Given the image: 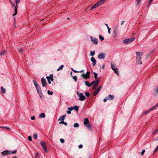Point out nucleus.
Returning a JSON list of instances; mask_svg holds the SVG:
<instances>
[{
	"label": "nucleus",
	"instance_id": "7",
	"mask_svg": "<svg viewBox=\"0 0 158 158\" xmlns=\"http://www.w3.org/2000/svg\"><path fill=\"white\" fill-rule=\"evenodd\" d=\"M158 106V103L156 105L153 106L152 108L150 109L144 111L142 114L143 115L146 114L148 113L149 112L152 110H153L155 109Z\"/></svg>",
	"mask_w": 158,
	"mask_h": 158
},
{
	"label": "nucleus",
	"instance_id": "38",
	"mask_svg": "<svg viewBox=\"0 0 158 158\" xmlns=\"http://www.w3.org/2000/svg\"><path fill=\"white\" fill-rule=\"evenodd\" d=\"M73 79L75 81H77V76H75L73 77Z\"/></svg>",
	"mask_w": 158,
	"mask_h": 158
},
{
	"label": "nucleus",
	"instance_id": "40",
	"mask_svg": "<svg viewBox=\"0 0 158 158\" xmlns=\"http://www.w3.org/2000/svg\"><path fill=\"white\" fill-rule=\"evenodd\" d=\"M60 141L61 143H64V140L63 139H60Z\"/></svg>",
	"mask_w": 158,
	"mask_h": 158
},
{
	"label": "nucleus",
	"instance_id": "60",
	"mask_svg": "<svg viewBox=\"0 0 158 158\" xmlns=\"http://www.w3.org/2000/svg\"><path fill=\"white\" fill-rule=\"evenodd\" d=\"M73 71L75 73H79V71H77L75 70H73Z\"/></svg>",
	"mask_w": 158,
	"mask_h": 158
},
{
	"label": "nucleus",
	"instance_id": "59",
	"mask_svg": "<svg viewBox=\"0 0 158 158\" xmlns=\"http://www.w3.org/2000/svg\"><path fill=\"white\" fill-rule=\"evenodd\" d=\"M124 23V21H122L121 22V26Z\"/></svg>",
	"mask_w": 158,
	"mask_h": 158
},
{
	"label": "nucleus",
	"instance_id": "8",
	"mask_svg": "<svg viewBox=\"0 0 158 158\" xmlns=\"http://www.w3.org/2000/svg\"><path fill=\"white\" fill-rule=\"evenodd\" d=\"M111 69L115 72V73L118 75L119 76V73L118 69L115 68L114 65L112 63L111 64Z\"/></svg>",
	"mask_w": 158,
	"mask_h": 158
},
{
	"label": "nucleus",
	"instance_id": "33",
	"mask_svg": "<svg viewBox=\"0 0 158 158\" xmlns=\"http://www.w3.org/2000/svg\"><path fill=\"white\" fill-rule=\"evenodd\" d=\"M33 137L35 139H36L38 138L37 134H34L33 135Z\"/></svg>",
	"mask_w": 158,
	"mask_h": 158
},
{
	"label": "nucleus",
	"instance_id": "15",
	"mask_svg": "<svg viewBox=\"0 0 158 158\" xmlns=\"http://www.w3.org/2000/svg\"><path fill=\"white\" fill-rule=\"evenodd\" d=\"M90 60L93 63V66H94L96 63V61L94 58L93 57H92L90 59Z\"/></svg>",
	"mask_w": 158,
	"mask_h": 158
},
{
	"label": "nucleus",
	"instance_id": "13",
	"mask_svg": "<svg viewBox=\"0 0 158 158\" xmlns=\"http://www.w3.org/2000/svg\"><path fill=\"white\" fill-rule=\"evenodd\" d=\"M106 54L104 53H101L98 55V58L99 59H104L105 58Z\"/></svg>",
	"mask_w": 158,
	"mask_h": 158
},
{
	"label": "nucleus",
	"instance_id": "51",
	"mask_svg": "<svg viewBox=\"0 0 158 158\" xmlns=\"http://www.w3.org/2000/svg\"><path fill=\"white\" fill-rule=\"evenodd\" d=\"M118 30V27L117 26H116L115 27L114 30L117 31Z\"/></svg>",
	"mask_w": 158,
	"mask_h": 158
},
{
	"label": "nucleus",
	"instance_id": "37",
	"mask_svg": "<svg viewBox=\"0 0 158 158\" xmlns=\"http://www.w3.org/2000/svg\"><path fill=\"white\" fill-rule=\"evenodd\" d=\"M68 109L69 110L71 111V110H74V108L73 107H68Z\"/></svg>",
	"mask_w": 158,
	"mask_h": 158
},
{
	"label": "nucleus",
	"instance_id": "43",
	"mask_svg": "<svg viewBox=\"0 0 158 158\" xmlns=\"http://www.w3.org/2000/svg\"><path fill=\"white\" fill-rule=\"evenodd\" d=\"M28 140L30 141H31L32 140L31 136H29L28 137Z\"/></svg>",
	"mask_w": 158,
	"mask_h": 158
},
{
	"label": "nucleus",
	"instance_id": "54",
	"mask_svg": "<svg viewBox=\"0 0 158 158\" xmlns=\"http://www.w3.org/2000/svg\"><path fill=\"white\" fill-rule=\"evenodd\" d=\"M158 150V145L155 148V150L154 151V152H156V151H157Z\"/></svg>",
	"mask_w": 158,
	"mask_h": 158
},
{
	"label": "nucleus",
	"instance_id": "2",
	"mask_svg": "<svg viewBox=\"0 0 158 158\" xmlns=\"http://www.w3.org/2000/svg\"><path fill=\"white\" fill-rule=\"evenodd\" d=\"M84 124L85 125L86 127L88 128L89 130H91L92 128L91 125L89 122L88 118H85L84 121Z\"/></svg>",
	"mask_w": 158,
	"mask_h": 158
},
{
	"label": "nucleus",
	"instance_id": "50",
	"mask_svg": "<svg viewBox=\"0 0 158 158\" xmlns=\"http://www.w3.org/2000/svg\"><path fill=\"white\" fill-rule=\"evenodd\" d=\"M108 32L109 34H110V28L109 27H108Z\"/></svg>",
	"mask_w": 158,
	"mask_h": 158
},
{
	"label": "nucleus",
	"instance_id": "24",
	"mask_svg": "<svg viewBox=\"0 0 158 158\" xmlns=\"http://www.w3.org/2000/svg\"><path fill=\"white\" fill-rule=\"evenodd\" d=\"M85 85L88 86L89 87H90L91 86V85L87 81H85Z\"/></svg>",
	"mask_w": 158,
	"mask_h": 158
},
{
	"label": "nucleus",
	"instance_id": "32",
	"mask_svg": "<svg viewBox=\"0 0 158 158\" xmlns=\"http://www.w3.org/2000/svg\"><path fill=\"white\" fill-rule=\"evenodd\" d=\"M47 93L49 95H52L53 94V92L52 91H50V90H48L47 91Z\"/></svg>",
	"mask_w": 158,
	"mask_h": 158
},
{
	"label": "nucleus",
	"instance_id": "39",
	"mask_svg": "<svg viewBox=\"0 0 158 158\" xmlns=\"http://www.w3.org/2000/svg\"><path fill=\"white\" fill-rule=\"evenodd\" d=\"M23 50L21 48H19L18 49V52L20 53H21L22 52Z\"/></svg>",
	"mask_w": 158,
	"mask_h": 158
},
{
	"label": "nucleus",
	"instance_id": "20",
	"mask_svg": "<svg viewBox=\"0 0 158 158\" xmlns=\"http://www.w3.org/2000/svg\"><path fill=\"white\" fill-rule=\"evenodd\" d=\"M45 117V114L44 113H41L39 115V117L40 118H44Z\"/></svg>",
	"mask_w": 158,
	"mask_h": 158
},
{
	"label": "nucleus",
	"instance_id": "48",
	"mask_svg": "<svg viewBox=\"0 0 158 158\" xmlns=\"http://www.w3.org/2000/svg\"><path fill=\"white\" fill-rule=\"evenodd\" d=\"M20 0H15V2L16 3H19L20 2Z\"/></svg>",
	"mask_w": 158,
	"mask_h": 158
},
{
	"label": "nucleus",
	"instance_id": "42",
	"mask_svg": "<svg viewBox=\"0 0 158 158\" xmlns=\"http://www.w3.org/2000/svg\"><path fill=\"white\" fill-rule=\"evenodd\" d=\"M33 81L35 85V86L38 85V84L37 83L36 81L35 80H34Z\"/></svg>",
	"mask_w": 158,
	"mask_h": 158
},
{
	"label": "nucleus",
	"instance_id": "27",
	"mask_svg": "<svg viewBox=\"0 0 158 158\" xmlns=\"http://www.w3.org/2000/svg\"><path fill=\"white\" fill-rule=\"evenodd\" d=\"M95 51H91L90 52V55L92 56H93L95 54Z\"/></svg>",
	"mask_w": 158,
	"mask_h": 158
},
{
	"label": "nucleus",
	"instance_id": "55",
	"mask_svg": "<svg viewBox=\"0 0 158 158\" xmlns=\"http://www.w3.org/2000/svg\"><path fill=\"white\" fill-rule=\"evenodd\" d=\"M83 147V146L81 144L79 145L78 146V148H82Z\"/></svg>",
	"mask_w": 158,
	"mask_h": 158
},
{
	"label": "nucleus",
	"instance_id": "23",
	"mask_svg": "<svg viewBox=\"0 0 158 158\" xmlns=\"http://www.w3.org/2000/svg\"><path fill=\"white\" fill-rule=\"evenodd\" d=\"M98 6L97 3H95L94 5L93 6H91V7L90 10H91L92 9H94L95 8L97 7Z\"/></svg>",
	"mask_w": 158,
	"mask_h": 158
},
{
	"label": "nucleus",
	"instance_id": "17",
	"mask_svg": "<svg viewBox=\"0 0 158 158\" xmlns=\"http://www.w3.org/2000/svg\"><path fill=\"white\" fill-rule=\"evenodd\" d=\"M66 116V114L63 115L62 116H60L58 119V121L60 120L61 122H63L64 119L65 118V116Z\"/></svg>",
	"mask_w": 158,
	"mask_h": 158
},
{
	"label": "nucleus",
	"instance_id": "25",
	"mask_svg": "<svg viewBox=\"0 0 158 158\" xmlns=\"http://www.w3.org/2000/svg\"><path fill=\"white\" fill-rule=\"evenodd\" d=\"M73 107L74 108V110H75L77 112H78V106H74Z\"/></svg>",
	"mask_w": 158,
	"mask_h": 158
},
{
	"label": "nucleus",
	"instance_id": "18",
	"mask_svg": "<svg viewBox=\"0 0 158 158\" xmlns=\"http://www.w3.org/2000/svg\"><path fill=\"white\" fill-rule=\"evenodd\" d=\"M106 0H101L99 1V2H97V4L98 5V6H99L100 5L102 4Z\"/></svg>",
	"mask_w": 158,
	"mask_h": 158
},
{
	"label": "nucleus",
	"instance_id": "12",
	"mask_svg": "<svg viewBox=\"0 0 158 158\" xmlns=\"http://www.w3.org/2000/svg\"><path fill=\"white\" fill-rule=\"evenodd\" d=\"M41 81L42 83V86L43 87H45L47 84L46 80L44 78H42L41 79Z\"/></svg>",
	"mask_w": 158,
	"mask_h": 158
},
{
	"label": "nucleus",
	"instance_id": "28",
	"mask_svg": "<svg viewBox=\"0 0 158 158\" xmlns=\"http://www.w3.org/2000/svg\"><path fill=\"white\" fill-rule=\"evenodd\" d=\"M99 38L101 41H103L104 39V37L100 35H99Z\"/></svg>",
	"mask_w": 158,
	"mask_h": 158
},
{
	"label": "nucleus",
	"instance_id": "16",
	"mask_svg": "<svg viewBox=\"0 0 158 158\" xmlns=\"http://www.w3.org/2000/svg\"><path fill=\"white\" fill-rule=\"evenodd\" d=\"M35 87L37 91V93L38 94H40V93L41 92V89L40 86L38 85L35 86Z\"/></svg>",
	"mask_w": 158,
	"mask_h": 158
},
{
	"label": "nucleus",
	"instance_id": "41",
	"mask_svg": "<svg viewBox=\"0 0 158 158\" xmlns=\"http://www.w3.org/2000/svg\"><path fill=\"white\" fill-rule=\"evenodd\" d=\"M155 92L156 94L158 93V85L156 87V88Z\"/></svg>",
	"mask_w": 158,
	"mask_h": 158
},
{
	"label": "nucleus",
	"instance_id": "52",
	"mask_svg": "<svg viewBox=\"0 0 158 158\" xmlns=\"http://www.w3.org/2000/svg\"><path fill=\"white\" fill-rule=\"evenodd\" d=\"M107 100H108V98L107 97L106 98H105L104 100H103V101L104 102H106L107 101Z\"/></svg>",
	"mask_w": 158,
	"mask_h": 158
},
{
	"label": "nucleus",
	"instance_id": "56",
	"mask_svg": "<svg viewBox=\"0 0 158 158\" xmlns=\"http://www.w3.org/2000/svg\"><path fill=\"white\" fill-rule=\"evenodd\" d=\"M95 81H94L91 83L90 84L91 85V86L94 84H95Z\"/></svg>",
	"mask_w": 158,
	"mask_h": 158
},
{
	"label": "nucleus",
	"instance_id": "64",
	"mask_svg": "<svg viewBox=\"0 0 158 158\" xmlns=\"http://www.w3.org/2000/svg\"><path fill=\"white\" fill-rule=\"evenodd\" d=\"M79 71V73H82V72H84V70H81L80 71Z\"/></svg>",
	"mask_w": 158,
	"mask_h": 158
},
{
	"label": "nucleus",
	"instance_id": "35",
	"mask_svg": "<svg viewBox=\"0 0 158 158\" xmlns=\"http://www.w3.org/2000/svg\"><path fill=\"white\" fill-rule=\"evenodd\" d=\"M73 126L75 127H78L79 126V125L78 123H76L74 124Z\"/></svg>",
	"mask_w": 158,
	"mask_h": 158
},
{
	"label": "nucleus",
	"instance_id": "10",
	"mask_svg": "<svg viewBox=\"0 0 158 158\" xmlns=\"http://www.w3.org/2000/svg\"><path fill=\"white\" fill-rule=\"evenodd\" d=\"M40 144L42 147L44 151L46 152H48V151L45 142L43 141H41Z\"/></svg>",
	"mask_w": 158,
	"mask_h": 158
},
{
	"label": "nucleus",
	"instance_id": "53",
	"mask_svg": "<svg viewBox=\"0 0 158 158\" xmlns=\"http://www.w3.org/2000/svg\"><path fill=\"white\" fill-rule=\"evenodd\" d=\"M39 156V154L38 153H36L35 154V158H37Z\"/></svg>",
	"mask_w": 158,
	"mask_h": 158
},
{
	"label": "nucleus",
	"instance_id": "22",
	"mask_svg": "<svg viewBox=\"0 0 158 158\" xmlns=\"http://www.w3.org/2000/svg\"><path fill=\"white\" fill-rule=\"evenodd\" d=\"M1 90L2 93L4 94L5 93L6 90L5 89L2 87L1 88Z\"/></svg>",
	"mask_w": 158,
	"mask_h": 158
},
{
	"label": "nucleus",
	"instance_id": "29",
	"mask_svg": "<svg viewBox=\"0 0 158 158\" xmlns=\"http://www.w3.org/2000/svg\"><path fill=\"white\" fill-rule=\"evenodd\" d=\"M15 13L13 15V16H14L16 15L17 13V8L15 7Z\"/></svg>",
	"mask_w": 158,
	"mask_h": 158
},
{
	"label": "nucleus",
	"instance_id": "21",
	"mask_svg": "<svg viewBox=\"0 0 158 158\" xmlns=\"http://www.w3.org/2000/svg\"><path fill=\"white\" fill-rule=\"evenodd\" d=\"M7 52L6 50H4L0 53V56L6 54Z\"/></svg>",
	"mask_w": 158,
	"mask_h": 158
},
{
	"label": "nucleus",
	"instance_id": "9",
	"mask_svg": "<svg viewBox=\"0 0 158 158\" xmlns=\"http://www.w3.org/2000/svg\"><path fill=\"white\" fill-rule=\"evenodd\" d=\"M53 75L52 74H51L49 76L46 77V78L48 80V81L49 84H50L51 83V81L50 80H51L52 81H53Z\"/></svg>",
	"mask_w": 158,
	"mask_h": 158
},
{
	"label": "nucleus",
	"instance_id": "3",
	"mask_svg": "<svg viewBox=\"0 0 158 158\" xmlns=\"http://www.w3.org/2000/svg\"><path fill=\"white\" fill-rule=\"evenodd\" d=\"M16 150H14L13 151L10 152L9 151H3V152L1 153L2 155L3 156H5L7 155L10 154H13L15 153L16 152Z\"/></svg>",
	"mask_w": 158,
	"mask_h": 158
},
{
	"label": "nucleus",
	"instance_id": "58",
	"mask_svg": "<svg viewBox=\"0 0 158 158\" xmlns=\"http://www.w3.org/2000/svg\"><path fill=\"white\" fill-rule=\"evenodd\" d=\"M66 112L68 114H70L71 113V112L70 110L67 111H66Z\"/></svg>",
	"mask_w": 158,
	"mask_h": 158
},
{
	"label": "nucleus",
	"instance_id": "49",
	"mask_svg": "<svg viewBox=\"0 0 158 158\" xmlns=\"http://www.w3.org/2000/svg\"><path fill=\"white\" fill-rule=\"evenodd\" d=\"M145 152V150H143L141 152V156H143V155L144 153Z\"/></svg>",
	"mask_w": 158,
	"mask_h": 158
},
{
	"label": "nucleus",
	"instance_id": "4",
	"mask_svg": "<svg viewBox=\"0 0 158 158\" xmlns=\"http://www.w3.org/2000/svg\"><path fill=\"white\" fill-rule=\"evenodd\" d=\"M135 39V38L132 37L123 40V42L124 44H128L132 42Z\"/></svg>",
	"mask_w": 158,
	"mask_h": 158
},
{
	"label": "nucleus",
	"instance_id": "46",
	"mask_svg": "<svg viewBox=\"0 0 158 158\" xmlns=\"http://www.w3.org/2000/svg\"><path fill=\"white\" fill-rule=\"evenodd\" d=\"M97 85H94L93 86L92 89H95L97 88Z\"/></svg>",
	"mask_w": 158,
	"mask_h": 158
},
{
	"label": "nucleus",
	"instance_id": "14",
	"mask_svg": "<svg viewBox=\"0 0 158 158\" xmlns=\"http://www.w3.org/2000/svg\"><path fill=\"white\" fill-rule=\"evenodd\" d=\"M101 86H99L98 88L94 92V95L96 96L99 92L101 88Z\"/></svg>",
	"mask_w": 158,
	"mask_h": 158
},
{
	"label": "nucleus",
	"instance_id": "1",
	"mask_svg": "<svg viewBox=\"0 0 158 158\" xmlns=\"http://www.w3.org/2000/svg\"><path fill=\"white\" fill-rule=\"evenodd\" d=\"M137 54V62L138 64H141L142 62L141 61H139V60H141V56L143 55V53L142 52H136Z\"/></svg>",
	"mask_w": 158,
	"mask_h": 158
},
{
	"label": "nucleus",
	"instance_id": "61",
	"mask_svg": "<svg viewBox=\"0 0 158 158\" xmlns=\"http://www.w3.org/2000/svg\"><path fill=\"white\" fill-rule=\"evenodd\" d=\"M137 4L138 5L139 4V2L141 1V0H137Z\"/></svg>",
	"mask_w": 158,
	"mask_h": 158
},
{
	"label": "nucleus",
	"instance_id": "44",
	"mask_svg": "<svg viewBox=\"0 0 158 158\" xmlns=\"http://www.w3.org/2000/svg\"><path fill=\"white\" fill-rule=\"evenodd\" d=\"M117 31H116L114 30V34L115 35V36H114V37H116L117 35Z\"/></svg>",
	"mask_w": 158,
	"mask_h": 158
},
{
	"label": "nucleus",
	"instance_id": "26",
	"mask_svg": "<svg viewBox=\"0 0 158 158\" xmlns=\"http://www.w3.org/2000/svg\"><path fill=\"white\" fill-rule=\"evenodd\" d=\"M94 73V77L95 78V80L97 79L98 74H97V73L95 72Z\"/></svg>",
	"mask_w": 158,
	"mask_h": 158
},
{
	"label": "nucleus",
	"instance_id": "45",
	"mask_svg": "<svg viewBox=\"0 0 158 158\" xmlns=\"http://www.w3.org/2000/svg\"><path fill=\"white\" fill-rule=\"evenodd\" d=\"M85 94L86 95V96L87 97H89V93L88 92H86L85 93Z\"/></svg>",
	"mask_w": 158,
	"mask_h": 158
},
{
	"label": "nucleus",
	"instance_id": "63",
	"mask_svg": "<svg viewBox=\"0 0 158 158\" xmlns=\"http://www.w3.org/2000/svg\"><path fill=\"white\" fill-rule=\"evenodd\" d=\"M18 3H16V5L15 7V8H17L18 7Z\"/></svg>",
	"mask_w": 158,
	"mask_h": 158
},
{
	"label": "nucleus",
	"instance_id": "47",
	"mask_svg": "<svg viewBox=\"0 0 158 158\" xmlns=\"http://www.w3.org/2000/svg\"><path fill=\"white\" fill-rule=\"evenodd\" d=\"M31 118L32 120H34L35 119V116H32L31 117Z\"/></svg>",
	"mask_w": 158,
	"mask_h": 158
},
{
	"label": "nucleus",
	"instance_id": "11",
	"mask_svg": "<svg viewBox=\"0 0 158 158\" xmlns=\"http://www.w3.org/2000/svg\"><path fill=\"white\" fill-rule=\"evenodd\" d=\"M90 38L92 42L95 45H97L98 44V40L97 38H93L92 37H91Z\"/></svg>",
	"mask_w": 158,
	"mask_h": 158
},
{
	"label": "nucleus",
	"instance_id": "30",
	"mask_svg": "<svg viewBox=\"0 0 158 158\" xmlns=\"http://www.w3.org/2000/svg\"><path fill=\"white\" fill-rule=\"evenodd\" d=\"M64 67V66L63 65H61L58 69H57V71H59L60 70H62Z\"/></svg>",
	"mask_w": 158,
	"mask_h": 158
},
{
	"label": "nucleus",
	"instance_id": "36",
	"mask_svg": "<svg viewBox=\"0 0 158 158\" xmlns=\"http://www.w3.org/2000/svg\"><path fill=\"white\" fill-rule=\"evenodd\" d=\"M59 123L60 124H63L65 126H67V123L66 122H64V121L60 122Z\"/></svg>",
	"mask_w": 158,
	"mask_h": 158
},
{
	"label": "nucleus",
	"instance_id": "34",
	"mask_svg": "<svg viewBox=\"0 0 158 158\" xmlns=\"http://www.w3.org/2000/svg\"><path fill=\"white\" fill-rule=\"evenodd\" d=\"M95 81L94 85H98V82H99L98 78Z\"/></svg>",
	"mask_w": 158,
	"mask_h": 158
},
{
	"label": "nucleus",
	"instance_id": "62",
	"mask_svg": "<svg viewBox=\"0 0 158 158\" xmlns=\"http://www.w3.org/2000/svg\"><path fill=\"white\" fill-rule=\"evenodd\" d=\"M152 1L153 0H149V4H151L152 2Z\"/></svg>",
	"mask_w": 158,
	"mask_h": 158
},
{
	"label": "nucleus",
	"instance_id": "19",
	"mask_svg": "<svg viewBox=\"0 0 158 158\" xmlns=\"http://www.w3.org/2000/svg\"><path fill=\"white\" fill-rule=\"evenodd\" d=\"M107 97L109 100H112L114 98V96L110 94Z\"/></svg>",
	"mask_w": 158,
	"mask_h": 158
},
{
	"label": "nucleus",
	"instance_id": "6",
	"mask_svg": "<svg viewBox=\"0 0 158 158\" xmlns=\"http://www.w3.org/2000/svg\"><path fill=\"white\" fill-rule=\"evenodd\" d=\"M90 72L89 71L87 72L86 74L82 73L81 75V77H83L84 79H87L89 77Z\"/></svg>",
	"mask_w": 158,
	"mask_h": 158
},
{
	"label": "nucleus",
	"instance_id": "5",
	"mask_svg": "<svg viewBox=\"0 0 158 158\" xmlns=\"http://www.w3.org/2000/svg\"><path fill=\"white\" fill-rule=\"evenodd\" d=\"M77 94L79 97V99L81 101H84L85 98V97L84 96L82 93H80L78 92H77Z\"/></svg>",
	"mask_w": 158,
	"mask_h": 158
},
{
	"label": "nucleus",
	"instance_id": "57",
	"mask_svg": "<svg viewBox=\"0 0 158 158\" xmlns=\"http://www.w3.org/2000/svg\"><path fill=\"white\" fill-rule=\"evenodd\" d=\"M4 128H6L8 130H10V128L9 127H5Z\"/></svg>",
	"mask_w": 158,
	"mask_h": 158
},
{
	"label": "nucleus",
	"instance_id": "31",
	"mask_svg": "<svg viewBox=\"0 0 158 158\" xmlns=\"http://www.w3.org/2000/svg\"><path fill=\"white\" fill-rule=\"evenodd\" d=\"M158 133V129L152 133V134L156 135Z\"/></svg>",
	"mask_w": 158,
	"mask_h": 158
}]
</instances>
